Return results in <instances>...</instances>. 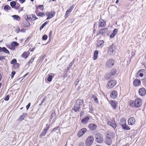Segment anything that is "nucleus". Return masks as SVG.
Returning <instances> with one entry per match:
<instances>
[{"label": "nucleus", "instance_id": "45", "mask_svg": "<svg viewBox=\"0 0 146 146\" xmlns=\"http://www.w3.org/2000/svg\"><path fill=\"white\" fill-rule=\"evenodd\" d=\"M20 8V5L17 3V4H16V5L15 6V9L17 10L19 9Z\"/></svg>", "mask_w": 146, "mask_h": 146}, {"label": "nucleus", "instance_id": "51", "mask_svg": "<svg viewBox=\"0 0 146 146\" xmlns=\"http://www.w3.org/2000/svg\"><path fill=\"white\" fill-rule=\"evenodd\" d=\"M59 128V127L58 126H57L56 127L54 128L52 130L51 132V133H52L53 132H54L56 131V130L58 129Z\"/></svg>", "mask_w": 146, "mask_h": 146}, {"label": "nucleus", "instance_id": "42", "mask_svg": "<svg viewBox=\"0 0 146 146\" xmlns=\"http://www.w3.org/2000/svg\"><path fill=\"white\" fill-rule=\"evenodd\" d=\"M52 75H49L48 77V78H47V81H48V82H51L52 80Z\"/></svg>", "mask_w": 146, "mask_h": 146}, {"label": "nucleus", "instance_id": "12", "mask_svg": "<svg viewBox=\"0 0 146 146\" xmlns=\"http://www.w3.org/2000/svg\"><path fill=\"white\" fill-rule=\"evenodd\" d=\"M118 93L117 91L113 90L112 91L110 94V97L113 99H114L117 97Z\"/></svg>", "mask_w": 146, "mask_h": 146}, {"label": "nucleus", "instance_id": "62", "mask_svg": "<svg viewBox=\"0 0 146 146\" xmlns=\"http://www.w3.org/2000/svg\"><path fill=\"white\" fill-rule=\"evenodd\" d=\"M142 83L144 86L146 87V79L143 81Z\"/></svg>", "mask_w": 146, "mask_h": 146}, {"label": "nucleus", "instance_id": "33", "mask_svg": "<svg viewBox=\"0 0 146 146\" xmlns=\"http://www.w3.org/2000/svg\"><path fill=\"white\" fill-rule=\"evenodd\" d=\"M11 17H12L13 18V19L15 20H16V21L19 20H20V17L18 15H12L11 16Z\"/></svg>", "mask_w": 146, "mask_h": 146}, {"label": "nucleus", "instance_id": "6", "mask_svg": "<svg viewBox=\"0 0 146 146\" xmlns=\"http://www.w3.org/2000/svg\"><path fill=\"white\" fill-rule=\"evenodd\" d=\"M135 108H138L141 106L142 104V101L141 99L137 98L134 100Z\"/></svg>", "mask_w": 146, "mask_h": 146}, {"label": "nucleus", "instance_id": "54", "mask_svg": "<svg viewBox=\"0 0 146 146\" xmlns=\"http://www.w3.org/2000/svg\"><path fill=\"white\" fill-rule=\"evenodd\" d=\"M9 95H7L4 98V100L6 101H8L9 99Z\"/></svg>", "mask_w": 146, "mask_h": 146}, {"label": "nucleus", "instance_id": "16", "mask_svg": "<svg viewBox=\"0 0 146 146\" xmlns=\"http://www.w3.org/2000/svg\"><path fill=\"white\" fill-rule=\"evenodd\" d=\"M135 119L133 117H131L129 118L128 120V123L129 125H132L135 123Z\"/></svg>", "mask_w": 146, "mask_h": 146}, {"label": "nucleus", "instance_id": "38", "mask_svg": "<svg viewBox=\"0 0 146 146\" xmlns=\"http://www.w3.org/2000/svg\"><path fill=\"white\" fill-rule=\"evenodd\" d=\"M116 70L115 69H112L111 70L110 73L112 76H114L116 74Z\"/></svg>", "mask_w": 146, "mask_h": 146}, {"label": "nucleus", "instance_id": "58", "mask_svg": "<svg viewBox=\"0 0 146 146\" xmlns=\"http://www.w3.org/2000/svg\"><path fill=\"white\" fill-rule=\"evenodd\" d=\"M78 146H87L86 145H85L84 143L82 142L80 143L78 145Z\"/></svg>", "mask_w": 146, "mask_h": 146}, {"label": "nucleus", "instance_id": "36", "mask_svg": "<svg viewBox=\"0 0 146 146\" xmlns=\"http://www.w3.org/2000/svg\"><path fill=\"white\" fill-rule=\"evenodd\" d=\"M92 98L94 99V101L96 103H98V98L96 97V95L94 94H92Z\"/></svg>", "mask_w": 146, "mask_h": 146}, {"label": "nucleus", "instance_id": "13", "mask_svg": "<svg viewBox=\"0 0 146 146\" xmlns=\"http://www.w3.org/2000/svg\"><path fill=\"white\" fill-rule=\"evenodd\" d=\"M110 104L113 110H115L117 106V103L115 100H111Z\"/></svg>", "mask_w": 146, "mask_h": 146}, {"label": "nucleus", "instance_id": "14", "mask_svg": "<svg viewBox=\"0 0 146 146\" xmlns=\"http://www.w3.org/2000/svg\"><path fill=\"white\" fill-rule=\"evenodd\" d=\"M98 26L100 27H104L106 25V21L104 20L100 19L98 23Z\"/></svg>", "mask_w": 146, "mask_h": 146}, {"label": "nucleus", "instance_id": "53", "mask_svg": "<svg viewBox=\"0 0 146 146\" xmlns=\"http://www.w3.org/2000/svg\"><path fill=\"white\" fill-rule=\"evenodd\" d=\"M73 63V61H72V62H71L70 64L69 65V66L67 67V70H69L70 68L71 67Z\"/></svg>", "mask_w": 146, "mask_h": 146}, {"label": "nucleus", "instance_id": "30", "mask_svg": "<svg viewBox=\"0 0 146 146\" xmlns=\"http://www.w3.org/2000/svg\"><path fill=\"white\" fill-rule=\"evenodd\" d=\"M98 52L97 50H95L94 53V60H96L98 57Z\"/></svg>", "mask_w": 146, "mask_h": 146}, {"label": "nucleus", "instance_id": "1", "mask_svg": "<svg viewBox=\"0 0 146 146\" xmlns=\"http://www.w3.org/2000/svg\"><path fill=\"white\" fill-rule=\"evenodd\" d=\"M83 103L84 102L83 100L80 99L77 100L74 106V111L76 112L78 111Z\"/></svg>", "mask_w": 146, "mask_h": 146}, {"label": "nucleus", "instance_id": "5", "mask_svg": "<svg viewBox=\"0 0 146 146\" xmlns=\"http://www.w3.org/2000/svg\"><path fill=\"white\" fill-rule=\"evenodd\" d=\"M114 60L111 59H110L107 61L106 63V66L108 68H111L114 65Z\"/></svg>", "mask_w": 146, "mask_h": 146}, {"label": "nucleus", "instance_id": "10", "mask_svg": "<svg viewBox=\"0 0 146 146\" xmlns=\"http://www.w3.org/2000/svg\"><path fill=\"white\" fill-rule=\"evenodd\" d=\"M87 131V129L85 128L82 129L77 133V136L79 137H81Z\"/></svg>", "mask_w": 146, "mask_h": 146}, {"label": "nucleus", "instance_id": "20", "mask_svg": "<svg viewBox=\"0 0 146 146\" xmlns=\"http://www.w3.org/2000/svg\"><path fill=\"white\" fill-rule=\"evenodd\" d=\"M133 84L135 86H137L141 84V81L139 80L136 79L133 81Z\"/></svg>", "mask_w": 146, "mask_h": 146}, {"label": "nucleus", "instance_id": "48", "mask_svg": "<svg viewBox=\"0 0 146 146\" xmlns=\"http://www.w3.org/2000/svg\"><path fill=\"white\" fill-rule=\"evenodd\" d=\"M37 15L38 16L42 17L44 15H45V14H44L43 13H39L37 14Z\"/></svg>", "mask_w": 146, "mask_h": 146}, {"label": "nucleus", "instance_id": "35", "mask_svg": "<svg viewBox=\"0 0 146 146\" xmlns=\"http://www.w3.org/2000/svg\"><path fill=\"white\" fill-rule=\"evenodd\" d=\"M27 113H24L20 117L19 119V120L21 121L24 119Z\"/></svg>", "mask_w": 146, "mask_h": 146}, {"label": "nucleus", "instance_id": "19", "mask_svg": "<svg viewBox=\"0 0 146 146\" xmlns=\"http://www.w3.org/2000/svg\"><path fill=\"white\" fill-rule=\"evenodd\" d=\"M100 31L101 34L102 36H105V34L108 32V29L107 28H104L101 29Z\"/></svg>", "mask_w": 146, "mask_h": 146}, {"label": "nucleus", "instance_id": "24", "mask_svg": "<svg viewBox=\"0 0 146 146\" xmlns=\"http://www.w3.org/2000/svg\"><path fill=\"white\" fill-rule=\"evenodd\" d=\"M73 5L70 6L69 7V8L68 9L66 13V14L65 16V17H67V15H68L72 11V9L73 8Z\"/></svg>", "mask_w": 146, "mask_h": 146}, {"label": "nucleus", "instance_id": "7", "mask_svg": "<svg viewBox=\"0 0 146 146\" xmlns=\"http://www.w3.org/2000/svg\"><path fill=\"white\" fill-rule=\"evenodd\" d=\"M96 141L97 142L99 143H102L103 141V138L101 135L99 133H98L95 135Z\"/></svg>", "mask_w": 146, "mask_h": 146}, {"label": "nucleus", "instance_id": "25", "mask_svg": "<svg viewBox=\"0 0 146 146\" xmlns=\"http://www.w3.org/2000/svg\"><path fill=\"white\" fill-rule=\"evenodd\" d=\"M88 127L90 129L93 130L96 128L97 126L94 124L91 123L89 125Z\"/></svg>", "mask_w": 146, "mask_h": 146}, {"label": "nucleus", "instance_id": "59", "mask_svg": "<svg viewBox=\"0 0 146 146\" xmlns=\"http://www.w3.org/2000/svg\"><path fill=\"white\" fill-rule=\"evenodd\" d=\"M79 82V80L77 79L74 82V84L75 86L77 85L78 83Z\"/></svg>", "mask_w": 146, "mask_h": 146}, {"label": "nucleus", "instance_id": "22", "mask_svg": "<svg viewBox=\"0 0 146 146\" xmlns=\"http://www.w3.org/2000/svg\"><path fill=\"white\" fill-rule=\"evenodd\" d=\"M111 139V138H110V137H106L105 140L106 143L108 145H111L112 143Z\"/></svg>", "mask_w": 146, "mask_h": 146}, {"label": "nucleus", "instance_id": "17", "mask_svg": "<svg viewBox=\"0 0 146 146\" xmlns=\"http://www.w3.org/2000/svg\"><path fill=\"white\" fill-rule=\"evenodd\" d=\"M104 41L103 40H100L98 41L97 47L102 48L104 46Z\"/></svg>", "mask_w": 146, "mask_h": 146}, {"label": "nucleus", "instance_id": "15", "mask_svg": "<svg viewBox=\"0 0 146 146\" xmlns=\"http://www.w3.org/2000/svg\"><path fill=\"white\" fill-rule=\"evenodd\" d=\"M115 136V133L112 131H110L108 132L106 137H110L111 139H112Z\"/></svg>", "mask_w": 146, "mask_h": 146}, {"label": "nucleus", "instance_id": "61", "mask_svg": "<svg viewBox=\"0 0 146 146\" xmlns=\"http://www.w3.org/2000/svg\"><path fill=\"white\" fill-rule=\"evenodd\" d=\"M5 56H0V60H4L5 59Z\"/></svg>", "mask_w": 146, "mask_h": 146}, {"label": "nucleus", "instance_id": "9", "mask_svg": "<svg viewBox=\"0 0 146 146\" xmlns=\"http://www.w3.org/2000/svg\"><path fill=\"white\" fill-rule=\"evenodd\" d=\"M46 15H47L48 17L46 18V20H48L52 18L55 15V13L53 11L50 12H46Z\"/></svg>", "mask_w": 146, "mask_h": 146}, {"label": "nucleus", "instance_id": "50", "mask_svg": "<svg viewBox=\"0 0 146 146\" xmlns=\"http://www.w3.org/2000/svg\"><path fill=\"white\" fill-rule=\"evenodd\" d=\"M47 36L46 35H44L43 36L42 39L44 40H46L47 39Z\"/></svg>", "mask_w": 146, "mask_h": 146}, {"label": "nucleus", "instance_id": "44", "mask_svg": "<svg viewBox=\"0 0 146 146\" xmlns=\"http://www.w3.org/2000/svg\"><path fill=\"white\" fill-rule=\"evenodd\" d=\"M145 71H146V70L145 69H141L139 70L136 73V74L138 75L139 74V73H143Z\"/></svg>", "mask_w": 146, "mask_h": 146}, {"label": "nucleus", "instance_id": "29", "mask_svg": "<svg viewBox=\"0 0 146 146\" xmlns=\"http://www.w3.org/2000/svg\"><path fill=\"white\" fill-rule=\"evenodd\" d=\"M29 54L27 52H24L22 54V57L24 58H27L29 56Z\"/></svg>", "mask_w": 146, "mask_h": 146}, {"label": "nucleus", "instance_id": "37", "mask_svg": "<svg viewBox=\"0 0 146 146\" xmlns=\"http://www.w3.org/2000/svg\"><path fill=\"white\" fill-rule=\"evenodd\" d=\"M45 129H44L43 131H42L40 135V137H41L43 136H44L45 135L46 133V131L45 130Z\"/></svg>", "mask_w": 146, "mask_h": 146}, {"label": "nucleus", "instance_id": "63", "mask_svg": "<svg viewBox=\"0 0 146 146\" xmlns=\"http://www.w3.org/2000/svg\"><path fill=\"white\" fill-rule=\"evenodd\" d=\"M31 103H29L26 106V108L27 110H28L29 108L31 106Z\"/></svg>", "mask_w": 146, "mask_h": 146}, {"label": "nucleus", "instance_id": "43", "mask_svg": "<svg viewBox=\"0 0 146 146\" xmlns=\"http://www.w3.org/2000/svg\"><path fill=\"white\" fill-rule=\"evenodd\" d=\"M48 22L47 21L44 23L40 27V30H41L47 24Z\"/></svg>", "mask_w": 146, "mask_h": 146}, {"label": "nucleus", "instance_id": "47", "mask_svg": "<svg viewBox=\"0 0 146 146\" xmlns=\"http://www.w3.org/2000/svg\"><path fill=\"white\" fill-rule=\"evenodd\" d=\"M17 62V60L15 59H13L10 62V63L11 64H14L15 63H16Z\"/></svg>", "mask_w": 146, "mask_h": 146}, {"label": "nucleus", "instance_id": "49", "mask_svg": "<svg viewBox=\"0 0 146 146\" xmlns=\"http://www.w3.org/2000/svg\"><path fill=\"white\" fill-rule=\"evenodd\" d=\"M31 16L34 21H35L38 19L37 17H36L35 15L32 14L31 15Z\"/></svg>", "mask_w": 146, "mask_h": 146}, {"label": "nucleus", "instance_id": "18", "mask_svg": "<svg viewBox=\"0 0 146 146\" xmlns=\"http://www.w3.org/2000/svg\"><path fill=\"white\" fill-rule=\"evenodd\" d=\"M3 52L4 53L10 54L9 52L6 48L4 47H0V52Z\"/></svg>", "mask_w": 146, "mask_h": 146}, {"label": "nucleus", "instance_id": "23", "mask_svg": "<svg viewBox=\"0 0 146 146\" xmlns=\"http://www.w3.org/2000/svg\"><path fill=\"white\" fill-rule=\"evenodd\" d=\"M90 119V117L89 116H87L86 117L84 118L81 121V123H83V124H85Z\"/></svg>", "mask_w": 146, "mask_h": 146}, {"label": "nucleus", "instance_id": "4", "mask_svg": "<svg viewBox=\"0 0 146 146\" xmlns=\"http://www.w3.org/2000/svg\"><path fill=\"white\" fill-rule=\"evenodd\" d=\"M94 141V137L92 136H89L86 141V145L87 146H91Z\"/></svg>", "mask_w": 146, "mask_h": 146}, {"label": "nucleus", "instance_id": "8", "mask_svg": "<svg viewBox=\"0 0 146 146\" xmlns=\"http://www.w3.org/2000/svg\"><path fill=\"white\" fill-rule=\"evenodd\" d=\"M107 123L110 125L114 129H115L116 128V124L115 123V121L114 119H110L108 120Z\"/></svg>", "mask_w": 146, "mask_h": 146}, {"label": "nucleus", "instance_id": "27", "mask_svg": "<svg viewBox=\"0 0 146 146\" xmlns=\"http://www.w3.org/2000/svg\"><path fill=\"white\" fill-rule=\"evenodd\" d=\"M117 32V30L116 29H114L111 34L110 36V37L112 38L114 37Z\"/></svg>", "mask_w": 146, "mask_h": 146}, {"label": "nucleus", "instance_id": "31", "mask_svg": "<svg viewBox=\"0 0 146 146\" xmlns=\"http://www.w3.org/2000/svg\"><path fill=\"white\" fill-rule=\"evenodd\" d=\"M17 2L16 1H12L10 3L11 6L13 8L15 9V6L16 5Z\"/></svg>", "mask_w": 146, "mask_h": 146}, {"label": "nucleus", "instance_id": "34", "mask_svg": "<svg viewBox=\"0 0 146 146\" xmlns=\"http://www.w3.org/2000/svg\"><path fill=\"white\" fill-rule=\"evenodd\" d=\"M122 127L125 130H129L130 129V128L126 124L122 125Z\"/></svg>", "mask_w": 146, "mask_h": 146}, {"label": "nucleus", "instance_id": "3", "mask_svg": "<svg viewBox=\"0 0 146 146\" xmlns=\"http://www.w3.org/2000/svg\"><path fill=\"white\" fill-rule=\"evenodd\" d=\"M117 83V81L115 80H111L109 81L107 85V88L111 89L115 86Z\"/></svg>", "mask_w": 146, "mask_h": 146}, {"label": "nucleus", "instance_id": "55", "mask_svg": "<svg viewBox=\"0 0 146 146\" xmlns=\"http://www.w3.org/2000/svg\"><path fill=\"white\" fill-rule=\"evenodd\" d=\"M8 7H9L8 5H6L4 7V10H5V11L8 10V9H9Z\"/></svg>", "mask_w": 146, "mask_h": 146}, {"label": "nucleus", "instance_id": "21", "mask_svg": "<svg viewBox=\"0 0 146 146\" xmlns=\"http://www.w3.org/2000/svg\"><path fill=\"white\" fill-rule=\"evenodd\" d=\"M19 44L17 42L13 41L11 42V45L12 46L10 48L11 49H14L16 46H18Z\"/></svg>", "mask_w": 146, "mask_h": 146}, {"label": "nucleus", "instance_id": "41", "mask_svg": "<svg viewBox=\"0 0 146 146\" xmlns=\"http://www.w3.org/2000/svg\"><path fill=\"white\" fill-rule=\"evenodd\" d=\"M112 76L110 73H107L105 75V78L106 79H108L110 78L111 76Z\"/></svg>", "mask_w": 146, "mask_h": 146}, {"label": "nucleus", "instance_id": "57", "mask_svg": "<svg viewBox=\"0 0 146 146\" xmlns=\"http://www.w3.org/2000/svg\"><path fill=\"white\" fill-rule=\"evenodd\" d=\"M26 20L27 21H30L31 20H32V18L29 15L27 16V18Z\"/></svg>", "mask_w": 146, "mask_h": 146}, {"label": "nucleus", "instance_id": "40", "mask_svg": "<svg viewBox=\"0 0 146 146\" xmlns=\"http://www.w3.org/2000/svg\"><path fill=\"white\" fill-rule=\"evenodd\" d=\"M36 9L39 8L40 10L43 11L44 9V5H39L38 6H36Z\"/></svg>", "mask_w": 146, "mask_h": 146}, {"label": "nucleus", "instance_id": "60", "mask_svg": "<svg viewBox=\"0 0 146 146\" xmlns=\"http://www.w3.org/2000/svg\"><path fill=\"white\" fill-rule=\"evenodd\" d=\"M34 60V58H31L28 64L29 65V64L30 63H32L33 62V61Z\"/></svg>", "mask_w": 146, "mask_h": 146}, {"label": "nucleus", "instance_id": "64", "mask_svg": "<svg viewBox=\"0 0 146 146\" xmlns=\"http://www.w3.org/2000/svg\"><path fill=\"white\" fill-rule=\"evenodd\" d=\"M52 31H50L49 33V37L50 39V37L52 36Z\"/></svg>", "mask_w": 146, "mask_h": 146}, {"label": "nucleus", "instance_id": "11", "mask_svg": "<svg viewBox=\"0 0 146 146\" xmlns=\"http://www.w3.org/2000/svg\"><path fill=\"white\" fill-rule=\"evenodd\" d=\"M138 93L140 96H143L146 94V90L144 88H141L139 89Z\"/></svg>", "mask_w": 146, "mask_h": 146}, {"label": "nucleus", "instance_id": "26", "mask_svg": "<svg viewBox=\"0 0 146 146\" xmlns=\"http://www.w3.org/2000/svg\"><path fill=\"white\" fill-rule=\"evenodd\" d=\"M125 123H126L125 119L124 117L121 118L120 120V125L122 126V125L125 124Z\"/></svg>", "mask_w": 146, "mask_h": 146}, {"label": "nucleus", "instance_id": "39", "mask_svg": "<svg viewBox=\"0 0 146 146\" xmlns=\"http://www.w3.org/2000/svg\"><path fill=\"white\" fill-rule=\"evenodd\" d=\"M56 115L54 111H53L51 113V114L49 120L51 121L52 118L55 117Z\"/></svg>", "mask_w": 146, "mask_h": 146}, {"label": "nucleus", "instance_id": "32", "mask_svg": "<svg viewBox=\"0 0 146 146\" xmlns=\"http://www.w3.org/2000/svg\"><path fill=\"white\" fill-rule=\"evenodd\" d=\"M134 101L131 100L129 102V106L135 108V105Z\"/></svg>", "mask_w": 146, "mask_h": 146}, {"label": "nucleus", "instance_id": "52", "mask_svg": "<svg viewBox=\"0 0 146 146\" xmlns=\"http://www.w3.org/2000/svg\"><path fill=\"white\" fill-rule=\"evenodd\" d=\"M49 127L50 125L48 124H46V127H45L44 129H45V130L47 131L49 129Z\"/></svg>", "mask_w": 146, "mask_h": 146}, {"label": "nucleus", "instance_id": "56", "mask_svg": "<svg viewBox=\"0 0 146 146\" xmlns=\"http://www.w3.org/2000/svg\"><path fill=\"white\" fill-rule=\"evenodd\" d=\"M15 71H12L11 72V78H13L14 76L15 75Z\"/></svg>", "mask_w": 146, "mask_h": 146}, {"label": "nucleus", "instance_id": "28", "mask_svg": "<svg viewBox=\"0 0 146 146\" xmlns=\"http://www.w3.org/2000/svg\"><path fill=\"white\" fill-rule=\"evenodd\" d=\"M22 26L25 27H29L30 26V24L27 21L23 22L22 24Z\"/></svg>", "mask_w": 146, "mask_h": 146}, {"label": "nucleus", "instance_id": "2", "mask_svg": "<svg viewBox=\"0 0 146 146\" xmlns=\"http://www.w3.org/2000/svg\"><path fill=\"white\" fill-rule=\"evenodd\" d=\"M116 49L115 45L113 44H112L108 48L107 51L108 54L109 55H112Z\"/></svg>", "mask_w": 146, "mask_h": 146}, {"label": "nucleus", "instance_id": "46", "mask_svg": "<svg viewBox=\"0 0 146 146\" xmlns=\"http://www.w3.org/2000/svg\"><path fill=\"white\" fill-rule=\"evenodd\" d=\"M19 66V64L16 63L14 64L13 67L14 69H16Z\"/></svg>", "mask_w": 146, "mask_h": 146}]
</instances>
